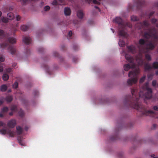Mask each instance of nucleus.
Masks as SVG:
<instances>
[{"mask_svg":"<svg viewBox=\"0 0 158 158\" xmlns=\"http://www.w3.org/2000/svg\"><path fill=\"white\" fill-rule=\"evenodd\" d=\"M0 38L2 39H4L5 42L0 44V48H4L7 47H8V49L12 54H14L16 52L15 48L12 46L9 45V43L11 44H15L16 42V39L13 37H9L8 38L5 35L4 31L3 30L0 29Z\"/></svg>","mask_w":158,"mask_h":158,"instance_id":"nucleus-1","label":"nucleus"},{"mask_svg":"<svg viewBox=\"0 0 158 158\" xmlns=\"http://www.w3.org/2000/svg\"><path fill=\"white\" fill-rule=\"evenodd\" d=\"M144 89L143 92L141 91L139 94L140 97L143 98L144 97L146 98L149 99L152 97V90L148 86V83H147L145 86L143 87Z\"/></svg>","mask_w":158,"mask_h":158,"instance_id":"nucleus-2","label":"nucleus"},{"mask_svg":"<svg viewBox=\"0 0 158 158\" xmlns=\"http://www.w3.org/2000/svg\"><path fill=\"white\" fill-rule=\"evenodd\" d=\"M139 71L138 70L131 72L129 73V76L131 77L130 79L127 80V83L129 85L135 83L137 81V75Z\"/></svg>","mask_w":158,"mask_h":158,"instance_id":"nucleus-3","label":"nucleus"},{"mask_svg":"<svg viewBox=\"0 0 158 158\" xmlns=\"http://www.w3.org/2000/svg\"><path fill=\"white\" fill-rule=\"evenodd\" d=\"M0 133L2 135H5L7 134L9 135L10 137H13L15 135V131H11L10 129L7 130L2 129L0 130Z\"/></svg>","mask_w":158,"mask_h":158,"instance_id":"nucleus-4","label":"nucleus"},{"mask_svg":"<svg viewBox=\"0 0 158 158\" xmlns=\"http://www.w3.org/2000/svg\"><path fill=\"white\" fill-rule=\"evenodd\" d=\"M141 51H140L139 53L137 56L136 57L135 60L136 61V63L138 66L142 65L143 63V61L142 59V56L141 55L142 53Z\"/></svg>","mask_w":158,"mask_h":158,"instance_id":"nucleus-5","label":"nucleus"},{"mask_svg":"<svg viewBox=\"0 0 158 158\" xmlns=\"http://www.w3.org/2000/svg\"><path fill=\"white\" fill-rule=\"evenodd\" d=\"M16 124V121L15 119H11L8 122L7 126L10 128H13Z\"/></svg>","mask_w":158,"mask_h":158,"instance_id":"nucleus-6","label":"nucleus"},{"mask_svg":"<svg viewBox=\"0 0 158 158\" xmlns=\"http://www.w3.org/2000/svg\"><path fill=\"white\" fill-rule=\"evenodd\" d=\"M23 41L26 44H29L31 42V38L29 36H24L23 37Z\"/></svg>","mask_w":158,"mask_h":158,"instance_id":"nucleus-7","label":"nucleus"},{"mask_svg":"<svg viewBox=\"0 0 158 158\" xmlns=\"http://www.w3.org/2000/svg\"><path fill=\"white\" fill-rule=\"evenodd\" d=\"M5 57L2 55H0V62H3L5 60ZM3 70V68L2 66V64L0 62V72H2Z\"/></svg>","mask_w":158,"mask_h":158,"instance_id":"nucleus-8","label":"nucleus"},{"mask_svg":"<svg viewBox=\"0 0 158 158\" xmlns=\"http://www.w3.org/2000/svg\"><path fill=\"white\" fill-rule=\"evenodd\" d=\"M17 139L19 143L22 146H25L24 143L23 142V138L22 136H19L17 137Z\"/></svg>","mask_w":158,"mask_h":158,"instance_id":"nucleus-9","label":"nucleus"},{"mask_svg":"<svg viewBox=\"0 0 158 158\" xmlns=\"http://www.w3.org/2000/svg\"><path fill=\"white\" fill-rule=\"evenodd\" d=\"M71 13L70 9L68 7H66L64 9V13L66 16L70 15Z\"/></svg>","mask_w":158,"mask_h":158,"instance_id":"nucleus-10","label":"nucleus"},{"mask_svg":"<svg viewBox=\"0 0 158 158\" xmlns=\"http://www.w3.org/2000/svg\"><path fill=\"white\" fill-rule=\"evenodd\" d=\"M17 132L18 135H19L23 133V129L19 126H18L16 127Z\"/></svg>","mask_w":158,"mask_h":158,"instance_id":"nucleus-11","label":"nucleus"},{"mask_svg":"<svg viewBox=\"0 0 158 158\" xmlns=\"http://www.w3.org/2000/svg\"><path fill=\"white\" fill-rule=\"evenodd\" d=\"M146 47L147 49L152 50L154 48V45L152 43L150 42L147 45Z\"/></svg>","mask_w":158,"mask_h":158,"instance_id":"nucleus-12","label":"nucleus"},{"mask_svg":"<svg viewBox=\"0 0 158 158\" xmlns=\"http://www.w3.org/2000/svg\"><path fill=\"white\" fill-rule=\"evenodd\" d=\"M77 16L80 19H82L83 16L84 14L81 10H78L77 13Z\"/></svg>","mask_w":158,"mask_h":158,"instance_id":"nucleus-13","label":"nucleus"},{"mask_svg":"<svg viewBox=\"0 0 158 158\" xmlns=\"http://www.w3.org/2000/svg\"><path fill=\"white\" fill-rule=\"evenodd\" d=\"M14 17V14L12 12L9 13L7 15V18L9 20H12Z\"/></svg>","mask_w":158,"mask_h":158,"instance_id":"nucleus-14","label":"nucleus"},{"mask_svg":"<svg viewBox=\"0 0 158 158\" xmlns=\"http://www.w3.org/2000/svg\"><path fill=\"white\" fill-rule=\"evenodd\" d=\"M126 59L130 63L133 62V59L130 55L126 54L125 56Z\"/></svg>","mask_w":158,"mask_h":158,"instance_id":"nucleus-15","label":"nucleus"},{"mask_svg":"<svg viewBox=\"0 0 158 158\" xmlns=\"http://www.w3.org/2000/svg\"><path fill=\"white\" fill-rule=\"evenodd\" d=\"M113 21L115 23H116L119 24H121L122 22L121 18L120 17H116L113 20Z\"/></svg>","mask_w":158,"mask_h":158,"instance_id":"nucleus-16","label":"nucleus"},{"mask_svg":"<svg viewBox=\"0 0 158 158\" xmlns=\"http://www.w3.org/2000/svg\"><path fill=\"white\" fill-rule=\"evenodd\" d=\"M145 38L149 39L151 38H155V36L154 35H152L150 33H145L144 35Z\"/></svg>","mask_w":158,"mask_h":158,"instance_id":"nucleus-17","label":"nucleus"},{"mask_svg":"<svg viewBox=\"0 0 158 158\" xmlns=\"http://www.w3.org/2000/svg\"><path fill=\"white\" fill-rule=\"evenodd\" d=\"M5 100L7 102H10L12 101L13 97L12 96H7Z\"/></svg>","mask_w":158,"mask_h":158,"instance_id":"nucleus-18","label":"nucleus"},{"mask_svg":"<svg viewBox=\"0 0 158 158\" xmlns=\"http://www.w3.org/2000/svg\"><path fill=\"white\" fill-rule=\"evenodd\" d=\"M29 28V27L27 25H22L20 27V29L21 30L23 31H27Z\"/></svg>","mask_w":158,"mask_h":158,"instance_id":"nucleus-19","label":"nucleus"},{"mask_svg":"<svg viewBox=\"0 0 158 158\" xmlns=\"http://www.w3.org/2000/svg\"><path fill=\"white\" fill-rule=\"evenodd\" d=\"M7 89V87L5 85H3L1 86L0 90L2 92L5 91Z\"/></svg>","mask_w":158,"mask_h":158,"instance_id":"nucleus-20","label":"nucleus"},{"mask_svg":"<svg viewBox=\"0 0 158 158\" xmlns=\"http://www.w3.org/2000/svg\"><path fill=\"white\" fill-rule=\"evenodd\" d=\"M146 44V42L143 39H140L139 41V44L140 46H144Z\"/></svg>","mask_w":158,"mask_h":158,"instance_id":"nucleus-21","label":"nucleus"},{"mask_svg":"<svg viewBox=\"0 0 158 158\" xmlns=\"http://www.w3.org/2000/svg\"><path fill=\"white\" fill-rule=\"evenodd\" d=\"M17 106L15 105H12L10 106V110L13 112H15L17 110Z\"/></svg>","mask_w":158,"mask_h":158,"instance_id":"nucleus-22","label":"nucleus"},{"mask_svg":"<svg viewBox=\"0 0 158 158\" xmlns=\"http://www.w3.org/2000/svg\"><path fill=\"white\" fill-rule=\"evenodd\" d=\"M129 51L132 52H134L135 49V48L134 46L132 45L128 47Z\"/></svg>","mask_w":158,"mask_h":158,"instance_id":"nucleus-23","label":"nucleus"},{"mask_svg":"<svg viewBox=\"0 0 158 158\" xmlns=\"http://www.w3.org/2000/svg\"><path fill=\"white\" fill-rule=\"evenodd\" d=\"M9 78V76L6 73L4 74L2 76V79L4 81H7Z\"/></svg>","mask_w":158,"mask_h":158,"instance_id":"nucleus-24","label":"nucleus"},{"mask_svg":"<svg viewBox=\"0 0 158 158\" xmlns=\"http://www.w3.org/2000/svg\"><path fill=\"white\" fill-rule=\"evenodd\" d=\"M2 21L5 23H7L8 21V19L7 18L5 17H2L1 18Z\"/></svg>","mask_w":158,"mask_h":158,"instance_id":"nucleus-25","label":"nucleus"},{"mask_svg":"<svg viewBox=\"0 0 158 158\" xmlns=\"http://www.w3.org/2000/svg\"><path fill=\"white\" fill-rule=\"evenodd\" d=\"M8 108L7 107H5L3 108L1 110V112L2 113L4 114L6 112H7L8 111Z\"/></svg>","mask_w":158,"mask_h":158,"instance_id":"nucleus-26","label":"nucleus"},{"mask_svg":"<svg viewBox=\"0 0 158 158\" xmlns=\"http://www.w3.org/2000/svg\"><path fill=\"white\" fill-rule=\"evenodd\" d=\"M131 68V67L129 64H125L124 66V69L126 71H128Z\"/></svg>","mask_w":158,"mask_h":158,"instance_id":"nucleus-27","label":"nucleus"},{"mask_svg":"<svg viewBox=\"0 0 158 158\" xmlns=\"http://www.w3.org/2000/svg\"><path fill=\"white\" fill-rule=\"evenodd\" d=\"M131 20L133 21H136L138 20V18L136 16L133 15L131 17Z\"/></svg>","mask_w":158,"mask_h":158,"instance_id":"nucleus-28","label":"nucleus"},{"mask_svg":"<svg viewBox=\"0 0 158 158\" xmlns=\"http://www.w3.org/2000/svg\"><path fill=\"white\" fill-rule=\"evenodd\" d=\"M118 44L120 46L123 47L125 45V43L123 40H120L118 42Z\"/></svg>","mask_w":158,"mask_h":158,"instance_id":"nucleus-29","label":"nucleus"},{"mask_svg":"<svg viewBox=\"0 0 158 158\" xmlns=\"http://www.w3.org/2000/svg\"><path fill=\"white\" fill-rule=\"evenodd\" d=\"M19 116L21 117H23L24 115L23 111L21 109L19 112L18 113Z\"/></svg>","mask_w":158,"mask_h":158,"instance_id":"nucleus-30","label":"nucleus"},{"mask_svg":"<svg viewBox=\"0 0 158 158\" xmlns=\"http://www.w3.org/2000/svg\"><path fill=\"white\" fill-rule=\"evenodd\" d=\"M29 0H22L21 1V4L23 5H26V4L28 3L29 1Z\"/></svg>","mask_w":158,"mask_h":158,"instance_id":"nucleus-31","label":"nucleus"},{"mask_svg":"<svg viewBox=\"0 0 158 158\" xmlns=\"http://www.w3.org/2000/svg\"><path fill=\"white\" fill-rule=\"evenodd\" d=\"M126 35V32L124 31H120L119 35L122 36H125Z\"/></svg>","mask_w":158,"mask_h":158,"instance_id":"nucleus-32","label":"nucleus"},{"mask_svg":"<svg viewBox=\"0 0 158 158\" xmlns=\"http://www.w3.org/2000/svg\"><path fill=\"white\" fill-rule=\"evenodd\" d=\"M153 67L155 69L158 68V63L157 62H154L153 64Z\"/></svg>","mask_w":158,"mask_h":158,"instance_id":"nucleus-33","label":"nucleus"},{"mask_svg":"<svg viewBox=\"0 0 158 158\" xmlns=\"http://www.w3.org/2000/svg\"><path fill=\"white\" fill-rule=\"evenodd\" d=\"M145 58L148 60H151V56L148 54H147L145 55Z\"/></svg>","mask_w":158,"mask_h":158,"instance_id":"nucleus-34","label":"nucleus"},{"mask_svg":"<svg viewBox=\"0 0 158 158\" xmlns=\"http://www.w3.org/2000/svg\"><path fill=\"white\" fill-rule=\"evenodd\" d=\"M18 83L17 82H15L13 85V87L15 89H16L18 88Z\"/></svg>","mask_w":158,"mask_h":158,"instance_id":"nucleus-35","label":"nucleus"},{"mask_svg":"<svg viewBox=\"0 0 158 158\" xmlns=\"http://www.w3.org/2000/svg\"><path fill=\"white\" fill-rule=\"evenodd\" d=\"M30 51L29 49H26L25 51V54L26 56H28L30 54Z\"/></svg>","mask_w":158,"mask_h":158,"instance_id":"nucleus-36","label":"nucleus"},{"mask_svg":"<svg viewBox=\"0 0 158 158\" xmlns=\"http://www.w3.org/2000/svg\"><path fill=\"white\" fill-rule=\"evenodd\" d=\"M38 51L40 52H44V49L43 47H40L38 49Z\"/></svg>","mask_w":158,"mask_h":158,"instance_id":"nucleus-37","label":"nucleus"},{"mask_svg":"<svg viewBox=\"0 0 158 158\" xmlns=\"http://www.w3.org/2000/svg\"><path fill=\"white\" fill-rule=\"evenodd\" d=\"M52 4L53 5H61V4L58 3L55 0L52 3Z\"/></svg>","mask_w":158,"mask_h":158,"instance_id":"nucleus-38","label":"nucleus"},{"mask_svg":"<svg viewBox=\"0 0 158 158\" xmlns=\"http://www.w3.org/2000/svg\"><path fill=\"white\" fill-rule=\"evenodd\" d=\"M38 91L36 90H35L33 92V94L35 96H36L38 94Z\"/></svg>","mask_w":158,"mask_h":158,"instance_id":"nucleus-39","label":"nucleus"},{"mask_svg":"<svg viewBox=\"0 0 158 158\" xmlns=\"http://www.w3.org/2000/svg\"><path fill=\"white\" fill-rule=\"evenodd\" d=\"M12 68H8L6 69V72L8 73H10L12 71Z\"/></svg>","mask_w":158,"mask_h":158,"instance_id":"nucleus-40","label":"nucleus"},{"mask_svg":"<svg viewBox=\"0 0 158 158\" xmlns=\"http://www.w3.org/2000/svg\"><path fill=\"white\" fill-rule=\"evenodd\" d=\"M49 10V6H47L44 8V11H47Z\"/></svg>","mask_w":158,"mask_h":158,"instance_id":"nucleus-41","label":"nucleus"},{"mask_svg":"<svg viewBox=\"0 0 158 158\" xmlns=\"http://www.w3.org/2000/svg\"><path fill=\"white\" fill-rule=\"evenodd\" d=\"M6 126V124L3 123L2 121H0V127L4 126L5 127Z\"/></svg>","mask_w":158,"mask_h":158,"instance_id":"nucleus-42","label":"nucleus"},{"mask_svg":"<svg viewBox=\"0 0 158 158\" xmlns=\"http://www.w3.org/2000/svg\"><path fill=\"white\" fill-rule=\"evenodd\" d=\"M145 77V76H143V77L141 79H140V83H142L144 80Z\"/></svg>","mask_w":158,"mask_h":158,"instance_id":"nucleus-43","label":"nucleus"},{"mask_svg":"<svg viewBox=\"0 0 158 158\" xmlns=\"http://www.w3.org/2000/svg\"><path fill=\"white\" fill-rule=\"evenodd\" d=\"M21 18V17L19 15H17L16 16V19L17 21H19L20 20Z\"/></svg>","mask_w":158,"mask_h":158,"instance_id":"nucleus-44","label":"nucleus"},{"mask_svg":"<svg viewBox=\"0 0 158 158\" xmlns=\"http://www.w3.org/2000/svg\"><path fill=\"white\" fill-rule=\"evenodd\" d=\"M93 2L94 3L97 4H100L99 2L97 1L96 0H93Z\"/></svg>","mask_w":158,"mask_h":158,"instance_id":"nucleus-45","label":"nucleus"},{"mask_svg":"<svg viewBox=\"0 0 158 158\" xmlns=\"http://www.w3.org/2000/svg\"><path fill=\"white\" fill-rule=\"evenodd\" d=\"M156 81L154 80L152 81V84L153 86H155L156 84Z\"/></svg>","mask_w":158,"mask_h":158,"instance_id":"nucleus-46","label":"nucleus"},{"mask_svg":"<svg viewBox=\"0 0 158 158\" xmlns=\"http://www.w3.org/2000/svg\"><path fill=\"white\" fill-rule=\"evenodd\" d=\"M153 109L154 110H158V107L156 106H155L153 107Z\"/></svg>","mask_w":158,"mask_h":158,"instance_id":"nucleus-47","label":"nucleus"},{"mask_svg":"<svg viewBox=\"0 0 158 158\" xmlns=\"http://www.w3.org/2000/svg\"><path fill=\"white\" fill-rule=\"evenodd\" d=\"M148 113L149 114H152L153 113V112L152 110H148Z\"/></svg>","mask_w":158,"mask_h":158,"instance_id":"nucleus-48","label":"nucleus"},{"mask_svg":"<svg viewBox=\"0 0 158 158\" xmlns=\"http://www.w3.org/2000/svg\"><path fill=\"white\" fill-rule=\"evenodd\" d=\"M72 35V32L71 31H70L69 32V35L70 37Z\"/></svg>","mask_w":158,"mask_h":158,"instance_id":"nucleus-49","label":"nucleus"},{"mask_svg":"<svg viewBox=\"0 0 158 158\" xmlns=\"http://www.w3.org/2000/svg\"><path fill=\"white\" fill-rule=\"evenodd\" d=\"M4 113H2V112L1 111V113H0V117H2L4 116Z\"/></svg>","mask_w":158,"mask_h":158,"instance_id":"nucleus-50","label":"nucleus"},{"mask_svg":"<svg viewBox=\"0 0 158 158\" xmlns=\"http://www.w3.org/2000/svg\"><path fill=\"white\" fill-rule=\"evenodd\" d=\"M3 103V99L0 100V105H1Z\"/></svg>","mask_w":158,"mask_h":158,"instance_id":"nucleus-51","label":"nucleus"},{"mask_svg":"<svg viewBox=\"0 0 158 158\" xmlns=\"http://www.w3.org/2000/svg\"><path fill=\"white\" fill-rule=\"evenodd\" d=\"M16 65H17V64L16 63H14L12 64V66L13 67H14L16 66Z\"/></svg>","mask_w":158,"mask_h":158,"instance_id":"nucleus-52","label":"nucleus"},{"mask_svg":"<svg viewBox=\"0 0 158 158\" xmlns=\"http://www.w3.org/2000/svg\"><path fill=\"white\" fill-rule=\"evenodd\" d=\"M85 1L86 2H87L88 3H89L90 2H91L92 0H85Z\"/></svg>","mask_w":158,"mask_h":158,"instance_id":"nucleus-53","label":"nucleus"},{"mask_svg":"<svg viewBox=\"0 0 158 158\" xmlns=\"http://www.w3.org/2000/svg\"><path fill=\"white\" fill-rule=\"evenodd\" d=\"M24 129L26 131H27L28 129V128L27 126H25L24 127Z\"/></svg>","mask_w":158,"mask_h":158,"instance_id":"nucleus-54","label":"nucleus"},{"mask_svg":"<svg viewBox=\"0 0 158 158\" xmlns=\"http://www.w3.org/2000/svg\"><path fill=\"white\" fill-rule=\"evenodd\" d=\"M156 20L155 19H153L152 20V21L153 23H155L156 22Z\"/></svg>","mask_w":158,"mask_h":158,"instance_id":"nucleus-55","label":"nucleus"},{"mask_svg":"<svg viewBox=\"0 0 158 158\" xmlns=\"http://www.w3.org/2000/svg\"><path fill=\"white\" fill-rule=\"evenodd\" d=\"M148 78L149 79H151L152 78V76H148Z\"/></svg>","mask_w":158,"mask_h":158,"instance_id":"nucleus-56","label":"nucleus"},{"mask_svg":"<svg viewBox=\"0 0 158 158\" xmlns=\"http://www.w3.org/2000/svg\"><path fill=\"white\" fill-rule=\"evenodd\" d=\"M152 158H157L156 157H155V156L154 155H152Z\"/></svg>","mask_w":158,"mask_h":158,"instance_id":"nucleus-57","label":"nucleus"},{"mask_svg":"<svg viewBox=\"0 0 158 158\" xmlns=\"http://www.w3.org/2000/svg\"><path fill=\"white\" fill-rule=\"evenodd\" d=\"M9 115H10V116H12L13 115V111H12V112H10L9 114Z\"/></svg>","mask_w":158,"mask_h":158,"instance_id":"nucleus-58","label":"nucleus"},{"mask_svg":"<svg viewBox=\"0 0 158 158\" xmlns=\"http://www.w3.org/2000/svg\"><path fill=\"white\" fill-rule=\"evenodd\" d=\"M44 2H41V6H42L43 5H44Z\"/></svg>","mask_w":158,"mask_h":158,"instance_id":"nucleus-59","label":"nucleus"},{"mask_svg":"<svg viewBox=\"0 0 158 158\" xmlns=\"http://www.w3.org/2000/svg\"><path fill=\"white\" fill-rule=\"evenodd\" d=\"M133 64V65H132V68H135V67L136 66L135 64Z\"/></svg>","mask_w":158,"mask_h":158,"instance_id":"nucleus-60","label":"nucleus"},{"mask_svg":"<svg viewBox=\"0 0 158 158\" xmlns=\"http://www.w3.org/2000/svg\"><path fill=\"white\" fill-rule=\"evenodd\" d=\"M111 30L112 31L113 33H114V30L113 29L111 28Z\"/></svg>","mask_w":158,"mask_h":158,"instance_id":"nucleus-61","label":"nucleus"},{"mask_svg":"<svg viewBox=\"0 0 158 158\" xmlns=\"http://www.w3.org/2000/svg\"><path fill=\"white\" fill-rule=\"evenodd\" d=\"M2 15V12L1 11H0V17Z\"/></svg>","mask_w":158,"mask_h":158,"instance_id":"nucleus-62","label":"nucleus"},{"mask_svg":"<svg viewBox=\"0 0 158 158\" xmlns=\"http://www.w3.org/2000/svg\"><path fill=\"white\" fill-rule=\"evenodd\" d=\"M145 68L146 69H148L149 68H148L147 67V66H146L145 67Z\"/></svg>","mask_w":158,"mask_h":158,"instance_id":"nucleus-63","label":"nucleus"},{"mask_svg":"<svg viewBox=\"0 0 158 158\" xmlns=\"http://www.w3.org/2000/svg\"><path fill=\"white\" fill-rule=\"evenodd\" d=\"M156 75H158V71L156 72Z\"/></svg>","mask_w":158,"mask_h":158,"instance_id":"nucleus-64","label":"nucleus"}]
</instances>
